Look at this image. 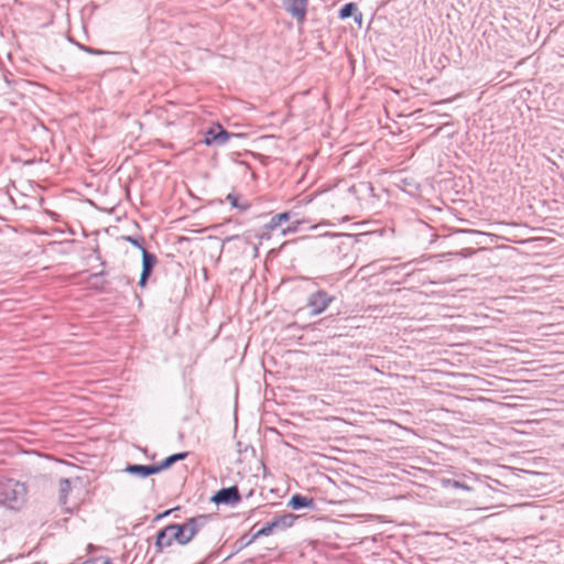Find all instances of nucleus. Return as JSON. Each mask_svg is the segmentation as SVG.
I'll use <instances>...</instances> for the list:
<instances>
[{"instance_id": "obj_1", "label": "nucleus", "mask_w": 564, "mask_h": 564, "mask_svg": "<svg viewBox=\"0 0 564 564\" xmlns=\"http://www.w3.org/2000/svg\"><path fill=\"white\" fill-rule=\"evenodd\" d=\"M444 447L441 442L425 436V502L433 506L449 507L458 502L456 491H471L465 481V475L445 463H438L432 455L437 456L438 448Z\"/></svg>"}, {"instance_id": "obj_2", "label": "nucleus", "mask_w": 564, "mask_h": 564, "mask_svg": "<svg viewBox=\"0 0 564 564\" xmlns=\"http://www.w3.org/2000/svg\"><path fill=\"white\" fill-rule=\"evenodd\" d=\"M335 301L336 295L334 293L316 288L307 294L305 307L311 316H317L323 314Z\"/></svg>"}, {"instance_id": "obj_3", "label": "nucleus", "mask_w": 564, "mask_h": 564, "mask_svg": "<svg viewBox=\"0 0 564 564\" xmlns=\"http://www.w3.org/2000/svg\"><path fill=\"white\" fill-rule=\"evenodd\" d=\"M212 514H198L186 519L183 523H175L178 539L186 545L212 520Z\"/></svg>"}, {"instance_id": "obj_4", "label": "nucleus", "mask_w": 564, "mask_h": 564, "mask_svg": "<svg viewBox=\"0 0 564 564\" xmlns=\"http://www.w3.org/2000/svg\"><path fill=\"white\" fill-rule=\"evenodd\" d=\"M175 523H171L160 529L155 535L154 547L156 553H162L165 549L177 543L178 545H185L181 539H178Z\"/></svg>"}, {"instance_id": "obj_5", "label": "nucleus", "mask_w": 564, "mask_h": 564, "mask_svg": "<svg viewBox=\"0 0 564 564\" xmlns=\"http://www.w3.org/2000/svg\"><path fill=\"white\" fill-rule=\"evenodd\" d=\"M237 137H239V134L230 133L223 126L216 123L205 131L203 143L208 147H221L225 145L231 138Z\"/></svg>"}, {"instance_id": "obj_6", "label": "nucleus", "mask_w": 564, "mask_h": 564, "mask_svg": "<svg viewBox=\"0 0 564 564\" xmlns=\"http://www.w3.org/2000/svg\"><path fill=\"white\" fill-rule=\"evenodd\" d=\"M425 262H427V265L425 267V271L429 272V274L425 276V279L429 280L431 284L435 283H446L454 280L453 273H444L440 276L436 274H433V271L437 269V265L440 264L442 269H451V264L447 261L438 260L436 256H430L425 257Z\"/></svg>"}, {"instance_id": "obj_7", "label": "nucleus", "mask_w": 564, "mask_h": 564, "mask_svg": "<svg viewBox=\"0 0 564 564\" xmlns=\"http://www.w3.org/2000/svg\"><path fill=\"white\" fill-rule=\"evenodd\" d=\"M283 10L296 21L299 25H303L306 21L307 7L310 0H280Z\"/></svg>"}, {"instance_id": "obj_8", "label": "nucleus", "mask_w": 564, "mask_h": 564, "mask_svg": "<svg viewBox=\"0 0 564 564\" xmlns=\"http://www.w3.org/2000/svg\"><path fill=\"white\" fill-rule=\"evenodd\" d=\"M210 501L217 506H236L241 501V495L239 492L238 486L234 485L219 489L212 496Z\"/></svg>"}, {"instance_id": "obj_9", "label": "nucleus", "mask_w": 564, "mask_h": 564, "mask_svg": "<svg viewBox=\"0 0 564 564\" xmlns=\"http://www.w3.org/2000/svg\"><path fill=\"white\" fill-rule=\"evenodd\" d=\"M142 256V270L138 285L144 289L148 285V281L153 272V269L158 264V258L154 253L149 250H143Z\"/></svg>"}, {"instance_id": "obj_10", "label": "nucleus", "mask_w": 564, "mask_h": 564, "mask_svg": "<svg viewBox=\"0 0 564 564\" xmlns=\"http://www.w3.org/2000/svg\"><path fill=\"white\" fill-rule=\"evenodd\" d=\"M124 471L140 478H147L149 476L159 474V467L156 466V464H128L127 467L124 468Z\"/></svg>"}, {"instance_id": "obj_11", "label": "nucleus", "mask_w": 564, "mask_h": 564, "mask_svg": "<svg viewBox=\"0 0 564 564\" xmlns=\"http://www.w3.org/2000/svg\"><path fill=\"white\" fill-rule=\"evenodd\" d=\"M288 507L293 510H302V509H311L314 510L316 508V503L313 498L303 496L301 494H294L289 502Z\"/></svg>"}, {"instance_id": "obj_12", "label": "nucleus", "mask_w": 564, "mask_h": 564, "mask_svg": "<svg viewBox=\"0 0 564 564\" xmlns=\"http://www.w3.org/2000/svg\"><path fill=\"white\" fill-rule=\"evenodd\" d=\"M400 186L404 193L413 197H421L422 186L416 178L412 176H405L400 180Z\"/></svg>"}, {"instance_id": "obj_13", "label": "nucleus", "mask_w": 564, "mask_h": 564, "mask_svg": "<svg viewBox=\"0 0 564 564\" xmlns=\"http://www.w3.org/2000/svg\"><path fill=\"white\" fill-rule=\"evenodd\" d=\"M339 19H348L354 17L357 23H361L362 13L359 11L358 6L355 2L345 3L338 11Z\"/></svg>"}, {"instance_id": "obj_14", "label": "nucleus", "mask_w": 564, "mask_h": 564, "mask_svg": "<svg viewBox=\"0 0 564 564\" xmlns=\"http://www.w3.org/2000/svg\"><path fill=\"white\" fill-rule=\"evenodd\" d=\"M294 214L292 212H283L280 214H275L271 217L270 221L264 225V229L275 230L280 228L283 224L289 223Z\"/></svg>"}, {"instance_id": "obj_15", "label": "nucleus", "mask_w": 564, "mask_h": 564, "mask_svg": "<svg viewBox=\"0 0 564 564\" xmlns=\"http://www.w3.org/2000/svg\"><path fill=\"white\" fill-rule=\"evenodd\" d=\"M226 200L232 208L239 209L240 212H247L250 208V204L246 199H242L240 194L235 192L229 193L226 196Z\"/></svg>"}, {"instance_id": "obj_16", "label": "nucleus", "mask_w": 564, "mask_h": 564, "mask_svg": "<svg viewBox=\"0 0 564 564\" xmlns=\"http://www.w3.org/2000/svg\"><path fill=\"white\" fill-rule=\"evenodd\" d=\"M106 275V271H100L96 273H91L87 279V284L90 289L96 291H104L106 285V280L104 276Z\"/></svg>"}, {"instance_id": "obj_17", "label": "nucleus", "mask_w": 564, "mask_h": 564, "mask_svg": "<svg viewBox=\"0 0 564 564\" xmlns=\"http://www.w3.org/2000/svg\"><path fill=\"white\" fill-rule=\"evenodd\" d=\"M187 456H188L187 452L175 453V454L167 456L162 462L156 464V466L159 467V473H161L165 469H169L172 465H174L175 463H177L180 460L185 459Z\"/></svg>"}, {"instance_id": "obj_18", "label": "nucleus", "mask_w": 564, "mask_h": 564, "mask_svg": "<svg viewBox=\"0 0 564 564\" xmlns=\"http://www.w3.org/2000/svg\"><path fill=\"white\" fill-rule=\"evenodd\" d=\"M296 519H297V516H295L293 513H284V514L274 517L273 521H274L276 529L284 530V529L291 528L294 524Z\"/></svg>"}, {"instance_id": "obj_19", "label": "nucleus", "mask_w": 564, "mask_h": 564, "mask_svg": "<svg viewBox=\"0 0 564 564\" xmlns=\"http://www.w3.org/2000/svg\"><path fill=\"white\" fill-rule=\"evenodd\" d=\"M72 490V484H70V480L68 478H62L59 480V484H58V492H59V503L61 505H66L67 502V497H68V494Z\"/></svg>"}, {"instance_id": "obj_20", "label": "nucleus", "mask_w": 564, "mask_h": 564, "mask_svg": "<svg viewBox=\"0 0 564 564\" xmlns=\"http://www.w3.org/2000/svg\"><path fill=\"white\" fill-rule=\"evenodd\" d=\"M256 540H257V538H256L254 533L251 536H248L247 534L242 535L235 543L236 552L241 551L243 547L250 545Z\"/></svg>"}, {"instance_id": "obj_21", "label": "nucleus", "mask_w": 564, "mask_h": 564, "mask_svg": "<svg viewBox=\"0 0 564 564\" xmlns=\"http://www.w3.org/2000/svg\"><path fill=\"white\" fill-rule=\"evenodd\" d=\"M276 529L275 524H274V521L273 519L268 522L264 527H262L261 529H259L254 535L257 539L261 538V536H268L270 535L271 533H273V531Z\"/></svg>"}, {"instance_id": "obj_22", "label": "nucleus", "mask_w": 564, "mask_h": 564, "mask_svg": "<svg viewBox=\"0 0 564 564\" xmlns=\"http://www.w3.org/2000/svg\"><path fill=\"white\" fill-rule=\"evenodd\" d=\"M122 239L138 248L141 251V254L143 253V250H147L143 246L144 239L142 237L135 238L132 236H123Z\"/></svg>"}, {"instance_id": "obj_23", "label": "nucleus", "mask_w": 564, "mask_h": 564, "mask_svg": "<svg viewBox=\"0 0 564 564\" xmlns=\"http://www.w3.org/2000/svg\"><path fill=\"white\" fill-rule=\"evenodd\" d=\"M77 46L82 51H84V52H86L88 54H93V55H107V54H111V52L94 48L91 46H87V45H84V44H77Z\"/></svg>"}, {"instance_id": "obj_24", "label": "nucleus", "mask_w": 564, "mask_h": 564, "mask_svg": "<svg viewBox=\"0 0 564 564\" xmlns=\"http://www.w3.org/2000/svg\"><path fill=\"white\" fill-rule=\"evenodd\" d=\"M300 225V221L299 220H295L293 221L291 225H289L288 227L283 228L281 234L283 236L290 234V232H295L296 229H297V226Z\"/></svg>"}, {"instance_id": "obj_25", "label": "nucleus", "mask_w": 564, "mask_h": 564, "mask_svg": "<svg viewBox=\"0 0 564 564\" xmlns=\"http://www.w3.org/2000/svg\"><path fill=\"white\" fill-rule=\"evenodd\" d=\"M438 395V392L435 389L425 390V403L433 401Z\"/></svg>"}, {"instance_id": "obj_26", "label": "nucleus", "mask_w": 564, "mask_h": 564, "mask_svg": "<svg viewBox=\"0 0 564 564\" xmlns=\"http://www.w3.org/2000/svg\"><path fill=\"white\" fill-rule=\"evenodd\" d=\"M427 232L430 234V237H431V239H430V243H433V242H434L435 234L433 232V228H432V227H430L427 224H425V235H426Z\"/></svg>"}, {"instance_id": "obj_27", "label": "nucleus", "mask_w": 564, "mask_h": 564, "mask_svg": "<svg viewBox=\"0 0 564 564\" xmlns=\"http://www.w3.org/2000/svg\"><path fill=\"white\" fill-rule=\"evenodd\" d=\"M257 237H259L260 239H269L270 238V236L267 231H263L262 234L257 235Z\"/></svg>"}, {"instance_id": "obj_28", "label": "nucleus", "mask_w": 564, "mask_h": 564, "mask_svg": "<svg viewBox=\"0 0 564 564\" xmlns=\"http://www.w3.org/2000/svg\"><path fill=\"white\" fill-rule=\"evenodd\" d=\"M171 512H172V510L164 511L163 513L159 514V516L156 517V519H161V518H163V517H166V516H167V514H170Z\"/></svg>"}, {"instance_id": "obj_29", "label": "nucleus", "mask_w": 564, "mask_h": 564, "mask_svg": "<svg viewBox=\"0 0 564 564\" xmlns=\"http://www.w3.org/2000/svg\"><path fill=\"white\" fill-rule=\"evenodd\" d=\"M433 414V410L430 409V410H425V415H432Z\"/></svg>"}, {"instance_id": "obj_30", "label": "nucleus", "mask_w": 564, "mask_h": 564, "mask_svg": "<svg viewBox=\"0 0 564 564\" xmlns=\"http://www.w3.org/2000/svg\"><path fill=\"white\" fill-rule=\"evenodd\" d=\"M432 420H433V417H431V419H430V417H425V419H424V422H425V423H427V422H430V421H432Z\"/></svg>"}, {"instance_id": "obj_31", "label": "nucleus", "mask_w": 564, "mask_h": 564, "mask_svg": "<svg viewBox=\"0 0 564 564\" xmlns=\"http://www.w3.org/2000/svg\"><path fill=\"white\" fill-rule=\"evenodd\" d=\"M199 564H204V562L199 563Z\"/></svg>"}]
</instances>
